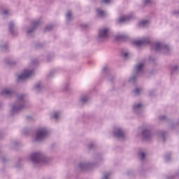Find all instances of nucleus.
<instances>
[{
  "instance_id": "obj_19",
  "label": "nucleus",
  "mask_w": 179,
  "mask_h": 179,
  "mask_svg": "<svg viewBox=\"0 0 179 179\" xmlns=\"http://www.w3.org/2000/svg\"><path fill=\"white\" fill-rule=\"evenodd\" d=\"M111 0H102V3H109V2H110Z\"/></svg>"
},
{
  "instance_id": "obj_6",
  "label": "nucleus",
  "mask_w": 179,
  "mask_h": 179,
  "mask_svg": "<svg viewBox=\"0 0 179 179\" xmlns=\"http://www.w3.org/2000/svg\"><path fill=\"white\" fill-rule=\"evenodd\" d=\"M127 20H129V17L128 16H124V17H121L119 20L118 22L119 23H123L124 22H127Z\"/></svg>"
},
{
  "instance_id": "obj_10",
  "label": "nucleus",
  "mask_w": 179,
  "mask_h": 179,
  "mask_svg": "<svg viewBox=\"0 0 179 179\" xmlns=\"http://www.w3.org/2000/svg\"><path fill=\"white\" fill-rule=\"evenodd\" d=\"M10 93H12V92L10 90H5L1 92V94H4L6 96L8 94H10Z\"/></svg>"
},
{
  "instance_id": "obj_26",
  "label": "nucleus",
  "mask_w": 179,
  "mask_h": 179,
  "mask_svg": "<svg viewBox=\"0 0 179 179\" xmlns=\"http://www.w3.org/2000/svg\"><path fill=\"white\" fill-rule=\"evenodd\" d=\"M82 101L85 102V101H86V99H82Z\"/></svg>"
},
{
  "instance_id": "obj_27",
  "label": "nucleus",
  "mask_w": 179,
  "mask_h": 179,
  "mask_svg": "<svg viewBox=\"0 0 179 179\" xmlns=\"http://www.w3.org/2000/svg\"><path fill=\"white\" fill-rule=\"evenodd\" d=\"M28 33H31V31L29 30V31H28Z\"/></svg>"
},
{
  "instance_id": "obj_20",
  "label": "nucleus",
  "mask_w": 179,
  "mask_h": 179,
  "mask_svg": "<svg viewBox=\"0 0 179 179\" xmlns=\"http://www.w3.org/2000/svg\"><path fill=\"white\" fill-rule=\"evenodd\" d=\"M122 57H128V53L127 52H124L122 54Z\"/></svg>"
},
{
  "instance_id": "obj_25",
  "label": "nucleus",
  "mask_w": 179,
  "mask_h": 179,
  "mask_svg": "<svg viewBox=\"0 0 179 179\" xmlns=\"http://www.w3.org/2000/svg\"><path fill=\"white\" fill-rule=\"evenodd\" d=\"M122 37H124L123 36H119V38H122Z\"/></svg>"
},
{
  "instance_id": "obj_11",
  "label": "nucleus",
  "mask_w": 179,
  "mask_h": 179,
  "mask_svg": "<svg viewBox=\"0 0 179 179\" xmlns=\"http://www.w3.org/2000/svg\"><path fill=\"white\" fill-rule=\"evenodd\" d=\"M143 68V64L141 63L136 66V71H141Z\"/></svg>"
},
{
  "instance_id": "obj_8",
  "label": "nucleus",
  "mask_w": 179,
  "mask_h": 179,
  "mask_svg": "<svg viewBox=\"0 0 179 179\" xmlns=\"http://www.w3.org/2000/svg\"><path fill=\"white\" fill-rule=\"evenodd\" d=\"M149 24V21L148 20H142L140 22V26L141 27H145V26H148Z\"/></svg>"
},
{
  "instance_id": "obj_1",
  "label": "nucleus",
  "mask_w": 179,
  "mask_h": 179,
  "mask_svg": "<svg viewBox=\"0 0 179 179\" xmlns=\"http://www.w3.org/2000/svg\"><path fill=\"white\" fill-rule=\"evenodd\" d=\"M47 130L45 129H41L38 130L35 141H43L45 136H47Z\"/></svg>"
},
{
  "instance_id": "obj_16",
  "label": "nucleus",
  "mask_w": 179,
  "mask_h": 179,
  "mask_svg": "<svg viewBox=\"0 0 179 179\" xmlns=\"http://www.w3.org/2000/svg\"><path fill=\"white\" fill-rule=\"evenodd\" d=\"M72 16V13H71V11H69V13H67L66 14V18L67 19H71V17Z\"/></svg>"
},
{
  "instance_id": "obj_18",
  "label": "nucleus",
  "mask_w": 179,
  "mask_h": 179,
  "mask_svg": "<svg viewBox=\"0 0 179 179\" xmlns=\"http://www.w3.org/2000/svg\"><path fill=\"white\" fill-rule=\"evenodd\" d=\"M59 114L58 113H55L53 115V118H58Z\"/></svg>"
},
{
  "instance_id": "obj_3",
  "label": "nucleus",
  "mask_w": 179,
  "mask_h": 179,
  "mask_svg": "<svg viewBox=\"0 0 179 179\" xmlns=\"http://www.w3.org/2000/svg\"><path fill=\"white\" fill-rule=\"evenodd\" d=\"M31 160L34 162V163H39L41 159V155L38 152H36L31 155Z\"/></svg>"
},
{
  "instance_id": "obj_9",
  "label": "nucleus",
  "mask_w": 179,
  "mask_h": 179,
  "mask_svg": "<svg viewBox=\"0 0 179 179\" xmlns=\"http://www.w3.org/2000/svg\"><path fill=\"white\" fill-rule=\"evenodd\" d=\"M143 135L145 138H149V136H150V131L148 130H143Z\"/></svg>"
},
{
  "instance_id": "obj_7",
  "label": "nucleus",
  "mask_w": 179,
  "mask_h": 179,
  "mask_svg": "<svg viewBox=\"0 0 179 179\" xmlns=\"http://www.w3.org/2000/svg\"><path fill=\"white\" fill-rule=\"evenodd\" d=\"M115 134L117 138H122L124 136V132H122L121 129H118Z\"/></svg>"
},
{
  "instance_id": "obj_29",
  "label": "nucleus",
  "mask_w": 179,
  "mask_h": 179,
  "mask_svg": "<svg viewBox=\"0 0 179 179\" xmlns=\"http://www.w3.org/2000/svg\"><path fill=\"white\" fill-rule=\"evenodd\" d=\"M105 179H107V177L105 176Z\"/></svg>"
},
{
  "instance_id": "obj_14",
  "label": "nucleus",
  "mask_w": 179,
  "mask_h": 179,
  "mask_svg": "<svg viewBox=\"0 0 179 179\" xmlns=\"http://www.w3.org/2000/svg\"><path fill=\"white\" fill-rule=\"evenodd\" d=\"M139 107H142V104L138 103V104H135V105L134 106V109L139 108Z\"/></svg>"
},
{
  "instance_id": "obj_21",
  "label": "nucleus",
  "mask_w": 179,
  "mask_h": 179,
  "mask_svg": "<svg viewBox=\"0 0 179 179\" xmlns=\"http://www.w3.org/2000/svg\"><path fill=\"white\" fill-rule=\"evenodd\" d=\"M150 2V0H144V3H149Z\"/></svg>"
},
{
  "instance_id": "obj_24",
  "label": "nucleus",
  "mask_w": 179,
  "mask_h": 179,
  "mask_svg": "<svg viewBox=\"0 0 179 179\" xmlns=\"http://www.w3.org/2000/svg\"><path fill=\"white\" fill-rule=\"evenodd\" d=\"M13 26V24L10 23V27H12Z\"/></svg>"
},
{
  "instance_id": "obj_12",
  "label": "nucleus",
  "mask_w": 179,
  "mask_h": 179,
  "mask_svg": "<svg viewBox=\"0 0 179 179\" xmlns=\"http://www.w3.org/2000/svg\"><path fill=\"white\" fill-rule=\"evenodd\" d=\"M97 12H98L99 16H103L104 15V11L101 10H98Z\"/></svg>"
},
{
  "instance_id": "obj_2",
  "label": "nucleus",
  "mask_w": 179,
  "mask_h": 179,
  "mask_svg": "<svg viewBox=\"0 0 179 179\" xmlns=\"http://www.w3.org/2000/svg\"><path fill=\"white\" fill-rule=\"evenodd\" d=\"M31 75H33V71L25 70L24 71V73L18 76V80H24V79H27V78H30Z\"/></svg>"
},
{
  "instance_id": "obj_28",
  "label": "nucleus",
  "mask_w": 179,
  "mask_h": 179,
  "mask_svg": "<svg viewBox=\"0 0 179 179\" xmlns=\"http://www.w3.org/2000/svg\"><path fill=\"white\" fill-rule=\"evenodd\" d=\"M162 120H164V117H161Z\"/></svg>"
},
{
  "instance_id": "obj_4",
  "label": "nucleus",
  "mask_w": 179,
  "mask_h": 179,
  "mask_svg": "<svg viewBox=\"0 0 179 179\" xmlns=\"http://www.w3.org/2000/svg\"><path fill=\"white\" fill-rule=\"evenodd\" d=\"M148 43H149L148 40L143 39V40H141V41H134V45H137V46L145 45V44H148Z\"/></svg>"
},
{
  "instance_id": "obj_5",
  "label": "nucleus",
  "mask_w": 179,
  "mask_h": 179,
  "mask_svg": "<svg viewBox=\"0 0 179 179\" xmlns=\"http://www.w3.org/2000/svg\"><path fill=\"white\" fill-rule=\"evenodd\" d=\"M107 33H108V29H103L99 31V37H107Z\"/></svg>"
},
{
  "instance_id": "obj_23",
  "label": "nucleus",
  "mask_w": 179,
  "mask_h": 179,
  "mask_svg": "<svg viewBox=\"0 0 179 179\" xmlns=\"http://www.w3.org/2000/svg\"><path fill=\"white\" fill-rule=\"evenodd\" d=\"M40 87V84H38L37 85H36V89H38Z\"/></svg>"
},
{
  "instance_id": "obj_22",
  "label": "nucleus",
  "mask_w": 179,
  "mask_h": 179,
  "mask_svg": "<svg viewBox=\"0 0 179 179\" xmlns=\"http://www.w3.org/2000/svg\"><path fill=\"white\" fill-rule=\"evenodd\" d=\"M3 15L8 14V10H4V11H3Z\"/></svg>"
},
{
  "instance_id": "obj_17",
  "label": "nucleus",
  "mask_w": 179,
  "mask_h": 179,
  "mask_svg": "<svg viewBox=\"0 0 179 179\" xmlns=\"http://www.w3.org/2000/svg\"><path fill=\"white\" fill-rule=\"evenodd\" d=\"M140 92H141V89L139 88L136 89L135 90L136 94H139Z\"/></svg>"
},
{
  "instance_id": "obj_15",
  "label": "nucleus",
  "mask_w": 179,
  "mask_h": 179,
  "mask_svg": "<svg viewBox=\"0 0 179 179\" xmlns=\"http://www.w3.org/2000/svg\"><path fill=\"white\" fill-rule=\"evenodd\" d=\"M139 156H140L141 160H143V159H145V153L144 152L140 153Z\"/></svg>"
},
{
  "instance_id": "obj_13",
  "label": "nucleus",
  "mask_w": 179,
  "mask_h": 179,
  "mask_svg": "<svg viewBox=\"0 0 179 179\" xmlns=\"http://www.w3.org/2000/svg\"><path fill=\"white\" fill-rule=\"evenodd\" d=\"M161 45H160V43H155V50H159V48H160Z\"/></svg>"
}]
</instances>
